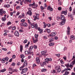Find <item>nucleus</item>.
Returning <instances> with one entry per match:
<instances>
[{"instance_id":"obj_9","label":"nucleus","mask_w":75,"mask_h":75,"mask_svg":"<svg viewBox=\"0 0 75 75\" xmlns=\"http://www.w3.org/2000/svg\"><path fill=\"white\" fill-rule=\"evenodd\" d=\"M21 25H22V26H23L25 27H27L28 26L27 23L26 22H23V23H21Z\"/></svg>"},{"instance_id":"obj_30","label":"nucleus","mask_w":75,"mask_h":75,"mask_svg":"<svg viewBox=\"0 0 75 75\" xmlns=\"http://www.w3.org/2000/svg\"><path fill=\"white\" fill-rule=\"evenodd\" d=\"M6 20V18L4 17H3L2 18V21H5Z\"/></svg>"},{"instance_id":"obj_25","label":"nucleus","mask_w":75,"mask_h":75,"mask_svg":"<svg viewBox=\"0 0 75 75\" xmlns=\"http://www.w3.org/2000/svg\"><path fill=\"white\" fill-rule=\"evenodd\" d=\"M1 62L3 63H5V58H3L2 60H1Z\"/></svg>"},{"instance_id":"obj_37","label":"nucleus","mask_w":75,"mask_h":75,"mask_svg":"<svg viewBox=\"0 0 75 75\" xmlns=\"http://www.w3.org/2000/svg\"><path fill=\"white\" fill-rule=\"evenodd\" d=\"M6 71V69H2V70H1V72H4L5 71Z\"/></svg>"},{"instance_id":"obj_38","label":"nucleus","mask_w":75,"mask_h":75,"mask_svg":"<svg viewBox=\"0 0 75 75\" xmlns=\"http://www.w3.org/2000/svg\"><path fill=\"white\" fill-rule=\"evenodd\" d=\"M8 57H6L5 58V61H8Z\"/></svg>"},{"instance_id":"obj_40","label":"nucleus","mask_w":75,"mask_h":75,"mask_svg":"<svg viewBox=\"0 0 75 75\" xmlns=\"http://www.w3.org/2000/svg\"><path fill=\"white\" fill-rule=\"evenodd\" d=\"M72 13L74 15H75V9H73V12H72Z\"/></svg>"},{"instance_id":"obj_48","label":"nucleus","mask_w":75,"mask_h":75,"mask_svg":"<svg viewBox=\"0 0 75 75\" xmlns=\"http://www.w3.org/2000/svg\"><path fill=\"white\" fill-rule=\"evenodd\" d=\"M38 35H35V37L36 39H37L38 38Z\"/></svg>"},{"instance_id":"obj_41","label":"nucleus","mask_w":75,"mask_h":75,"mask_svg":"<svg viewBox=\"0 0 75 75\" xmlns=\"http://www.w3.org/2000/svg\"><path fill=\"white\" fill-rule=\"evenodd\" d=\"M54 43H51L49 44L50 46H53L54 45Z\"/></svg>"},{"instance_id":"obj_52","label":"nucleus","mask_w":75,"mask_h":75,"mask_svg":"<svg viewBox=\"0 0 75 75\" xmlns=\"http://www.w3.org/2000/svg\"><path fill=\"white\" fill-rule=\"evenodd\" d=\"M2 12H3V9H0V13H1L0 15H1V14H2Z\"/></svg>"},{"instance_id":"obj_34","label":"nucleus","mask_w":75,"mask_h":75,"mask_svg":"<svg viewBox=\"0 0 75 75\" xmlns=\"http://www.w3.org/2000/svg\"><path fill=\"white\" fill-rule=\"evenodd\" d=\"M21 58L23 59V58H24L25 57V56L23 54H21Z\"/></svg>"},{"instance_id":"obj_4","label":"nucleus","mask_w":75,"mask_h":75,"mask_svg":"<svg viewBox=\"0 0 75 75\" xmlns=\"http://www.w3.org/2000/svg\"><path fill=\"white\" fill-rule=\"evenodd\" d=\"M52 61V59L50 58L49 59V58H46L45 59V62L46 63H48L49 62V61L51 62Z\"/></svg>"},{"instance_id":"obj_12","label":"nucleus","mask_w":75,"mask_h":75,"mask_svg":"<svg viewBox=\"0 0 75 75\" xmlns=\"http://www.w3.org/2000/svg\"><path fill=\"white\" fill-rule=\"evenodd\" d=\"M33 46H30V47L29 48V52H30V53H29V54H31V53L30 52L31 51H32V49H33Z\"/></svg>"},{"instance_id":"obj_43","label":"nucleus","mask_w":75,"mask_h":75,"mask_svg":"<svg viewBox=\"0 0 75 75\" xmlns=\"http://www.w3.org/2000/svg\"><path fill=\"white\" fill-rule=\"evenodd\" d=\"M46 69H42V72H43L44 71H46Z\"/></svg>"},{"instance_id":"obj_10","label":"nucleus","mask_w":75,"mask_h":75,"mask_svg":"<svg viewBox=\"0 0 75 75\" xmlns=\"http://www.w3.org/2000/svg\"><path fill=\"white\" fill-rule=\"evenodd\" d=\"M14 35L16 36H19V33L18 32L17 30H15L14 32Z\"/></svg>"},{"instance_id":"obj_49","label":"nucleus","mask_w":75,"mask_h":75,"mask_svg":"<svg viewBox=\"0 0 75 75\" xmlns=\"http://www.w3.org/2000/svg\"><path fill=\"white\" fill-rule=\"evenodd\" d=\"M38 41V40L37 39H35V40H34V43H36V42H37Z\"/></svg>"},{"instance_id":"obj_21","label":"nucleus","mask_w":75,"mask_h":75,"mask_svg":"<svg viewBox=\"0 0 75 75\" xmlns=\"http://www.w3.org/2000/svg\"><path fill=\"white\" fill-rule=\"evenodd\" d=\"M65 17L64 15H61V19L62 21L64 19Z\"/></svg>"},{"instance_id":"obj_26","label":"nucleus","mask_w":75,"mask_h":75,"mask_svg":"<svg viewBox=\"0 0 75 75\" xmlns=\"http://www.w3.org/2000/svg\"><path fill=\"white\" fill-rule=\"evenodd\" d=\"M10 6V5H4V7L6 8H9Z\"/></svg>"},{"instance_id":"obj_50","label":"nucleus","mask_w":75,"mask_h":75,"mask_svg":"<svg viewBox=\"0 0 75 75\" xmlns=\"http://www.w3.org/2000/svg\"><path fill=\"white\" fill-rule=\"evenodd\" d=\"M69 11H71L72 8H71V6H70V8H69Z\"/></svg>"},{"instance_id":"obj_59","label":"nucleus","mask_w":75,"mask_h":75,"mask_svg":"<svg viewBox=\"0 0 75 75\" xmlns=\"http://www.w3.org/2000/svg\"><path fill=\"white\" fill-rule=\"evenodd\" d=\"M25 19H22L21 21V22H25Z\"/></svg>"},{"instance_id":"obj_63","label":"nucleus","mask_w":75,"mask_h":75,"mask_svg":"<svg viewBox=\"0 0 75 75\" xmlns=\"http://www.w3.org/2000/svg\"><path fill=\"white\" fill-rule=\"evenodd\" d=\"M34 48H35V49H37V46H36V45H34Z\"/></svg>"},{"instance_id":"obj_1","label":"nucleus","mask_w":75,"mask_h":75,"mask_svg":"<svg viewBox=\"0 0 75 75\" xmlns=\"http://www.w3.org/2000/svg\"><path fill=\"white\" fill-rule=\"evenodd\" d=\"M67 70L65 72V74H63V75H68V74H69V71H67V70H71V69L68 68H67L66 69H64L63 70H62V73H63V72H64V71H65Z\"/></svg>"},{"instance_id":"obj_16","label":"nucleus","mask_w":75,"mask_h":75,"mask_svg":"<svg viewBox=\"0 0 75 75\" xmlns=\"http://www.w3.org/2000/svg\"><path fill=\"white\" fill-rule=\"evenodd\" d=\"M72 59H73L74 61L72 62V64H74L75 63V56H73L72 58Z\"/></svg>"},{"instance_id":"obj_31","label":"nucleus","mask_w":75,"mask_h":75,"mask_svg":"<svg viewBox=\"0 0 75 75\" xmlns=\"http://www.w3.org/2000/svg\"><path fill=\"white\" fill-rule=\"evenodd\" d=\"M35 2H34L32 4V8H35Z\"/></svg>"},{"instance_id":"obj_6","label":"nucleus","mask_w":75,"mask_h":75,"mask_svg":"<svg viewBox=\"0 0 75 75\" xmlns=\"http://www.w3.org/2000/svg\"><path fill=\"white\" fill-rule=\"evenodd\" d=\"M63 21H62L60 23V25H64L66 21V19H65V18L63 20Z\"/></svg>"},{"instance_id":"obj_17","label":"nucleus","mask_w":75,"mask_h":75,"mask_svg":"<svg viewBox=\"0 0 75 75\" xmlns=\"http://www.w3.org/2000/svg\"><path fill=\"white\" fill-rule=\"evenodd\" d=\"M47 52L46 50H45L44 51H42L41 53L42 55H45Z\"/></svg>"},{"instance_id":"obj_45","label":"nucleus","mask_w":75,"mask_h":75,"mask_svg":"<svg viewBox=\"0 0 75 75\" xmlns=\"http://www.w3.org/2000/svg\"><path fill=\"white\" fill-rule=\"evenodd\" d=\"M52 73H55L56 72V71L55 70H53L52 71H51Z\"/></svg>"},{"instance_id":"obj_64","label":"nucleus","mask_w":75,"mask_h":75,"mask_svg":"<svg viewBox=\"0 0 75 75\" xmlns=\"http://www.w3.org/2000/svg\"><path fill=\"white\" fill-rule=\"evenodd\" d=\"M20 64H21L20 63V62H18L17 63V65H20Z\"/></svg>"},{"instance_id":"obj_3","label":"nucleus","mask_w":75,"mask_h":75,"mask_svg":"<svg viewBox=\"0 0 75 75\" xmlns=\"http://www.w3.org/2000/svg\"><path fill=\"white\" fill-rule=\"evenodd\" d=\"M56 70H57V72H60L61 71V68L59 66H57L55 68Z\"/></svg>"},{"instance_id":"obj_5","label":"nucleus","mask_w":75,"mask_h":75,"mask_svg":"<svg viewBox=\"0 0 75 75\" xmlns=\"http://www.w3.org/2000/svg\"><path fill=\"white\" fill-rule=\"evenodd\" d=\"M39 16V14H37L36 15V16H33V18H34V20L36 21V19H39V18L38 17Z\"/></svg>"},{"instance_id":"obj_62","label":"nucleus","mask_w":75,"mask_h":75,"mask_svg":"<svg viewBox=\"0 0 75 75\" xmlns=\"http://www.w3.org/2000/svg\"><path fill=\"white\" fill-rule=\"evenodd\" d=\"M43 65L44 64V65H46V62H45H45H43Z\"/></svg>"},{"instance_id":"obj_23","label":"nucleus","mask_w":75,"mask_h":75,"mask_svg":"<svg viewBox=\"0 0 75 75\" xmlns=\"http://www.w3.org/2000/svg\"><path fill=\"white\" fill-rule=\"evenodd\" d=\"M8 70L9 71H11L13 72V69L11 67H9Z\"/></svg>"},{"instance_id":"obj_61","label":"nucleus","mask_w":75,"mask_h":75,"mask_svg":"<svg viewBox=\"0 0 75 75\" xmlns=\"http://www.w3.org/2000/svg\"><path fill=\"white\" fill-rule=\"evenodd\" d=\"M25 47L26 48H28V44H27L25 45Z\"/></svg>"},{"instance_id":"obj_58","label":"nucleus","mask_w":75,"mask_h":75,"mask_svg":"<svg viewBox=\"0 0 75 75\" xmlns=\"http://www.w3.org/2000/svg\"><path fill=\"white\" fill-rule=\"evenodd\" d=\"M61 9L62 8H61V7H59V8H58V10L59 11H61Z\"/></svg>"},{"instance_id":"obj_19","label":"nucleus","mask_w":75,"mask_h":75,"mask_svg":"<svg viewBox=\"0 0 75 75\" xmlns=\"http://www.w3.org/2000/svg\"><path fill=\"white\" fill-rule=\"evenodd\" d=\"M23 47L22 45H20V51L21 52V53L22 52V51L23 50Z\"/></svg>"},{"instance_id":"obj_7","label":"nucleus","mask_w":75,"mask_h":75,"mask_svg":"<svg viewBox=\"0 0 75 75\" xmlns=\"http://www.w3.org/2000/svg\"><path fill=\"white\" fill-rule=\"evenodd\" d=\"M31 26L32 28H35V29H37L38 28V26H37V24H35V25H33V23L32 24L31 23Z\"/></svg>"},{"instance_id":"obj_11","label":"nucleus","mask_w":75,"mask_h":75,"mask_svg":"<svg viewBox=\"0 0 75 75\" xmlns=\"http://www.w3.org/2000/svg\"><path fill=\"white\" fill-rule=\"evenodd\" d=\"M36 62H37L38 63H40V58L39 57H37L36 58Z\"/></svg>"},{"instance_id":"obj_42","label":"nucleus","mask_w":75,"mask_h":75,"mask_svg":"<svg viewBox=\"0 0 75 75\" xmlns=\"http://www.w3.org/2000/svg\"><path fill=\"white\" fill-rule=\"evenodd\" d=\"M28 23L30 24V25H31V22L30 21L29 19H28Z\"/></svg>"},{"instance_id":"obj_24","label":"nucleus","mask_w":75,"mask_h":75,"mask_svg":"<svg viewBox=\"0 0 75 75\" xmlns=\"http://www.w3.org/2000/svg\"><path fill=\"white\" fill-rule=\"evenodd\" d=\"M24 1H24V0H23L22 1H21V2H20V4L21 5H23V4L24 3Z\"/></svg>"},{"instance_id":"obj_53","label":"nucleus","mask_w":75,"mask_h":75,"mask_svg":"<svg viewBox=\"0 0 75 75\" xmlns=\"http://www.w3.org/2000/svg\"><path fill=\"white\" fill-rule=\"evenodd\" d=\"M2 49L3 50H4L5 51H6L7 50L5 48H2Z\"/></svg>"},{"instance_id":"obj_36","label":"nucleus","mask_w":75,"mask_h":75,"mask_svg":"<svg viewBox=\"0 0 75 75\" xmlns=\"http://www.w3.org/2000/svg\"><path fill=\"white\" fill-rule=\"evenodd\" d=\"M63 58L64 60H67V56H63Z\"/></svg>"},{"instance_id":"obj_28","label":"nucleus","mask_w":75,"mask_h":75,"mask_svg":"<svg viewBox=\"0 0 75 75\" xmlns=\"http://www.w3.org/2000/svg\"><path fill=\"white\" fill-rule=\"evenodd\" d=\"M25 53L26 54H28L30 53V52H28V51H26L25 52Z\"/></svg>"},{"instance_id":"obj_20","label":"nucleus","mask_w":75,"mask_h":75,"mask_svg":"<svg viewBox=\"0 0 75 75\" xmlns=\"http://www.w3.org/2000/svg\"><path fill=\"white\" fill-rule=\"evenodd\" d=\"M72 15L73 14H71L70 13H68V16L69 17H70V18H72Z\"/></svg>"},{"instance_id":"obj_46","label":"nucleus","mask_w":75,"mask_h":75,"mask_svg":"<svg viewBox=\"0 0 75 75\" xmlns=\"http://www.w3.org/2000/svg\"><path fill=\"white\" fill-rule=\"evenodd\" d=\"M18 71V70H17V69H14L13 70V72H14V71H15L16 72H17Z\"/></svg>"},{"instance_id":"obj_60","label":"nucleus","mask_w":75,"mask_h":75,"mask_svg":"<svg viewBox=\"0 0 75 75\" xmlns=\"http://www.w3.org/2000/svg\"><path fill=\"white\" fill-rule=\"evenodd\" d=\"M54 39H55L56 40H57L58 39V38L57 36H54Z\"/></svg>"},{"instance_id":"obj_51","label":"nucleus","mask_w":75,"mask_h":75,"mask_svg":"<svg viewBox=\"0 0 75 75\" xmlns=\"http://www.w3.org/2000/svg\"><path fill=\"white\" fill-rule=\"evenodd\" d=\"M16 27H15V26H14L12 28V30H15V29H16Z\"/></svg>"},{"instance_id":"obj_57","label":"nucleus","mask_w":75,"mask_h":75,"mask_svg":"<svg viewBox=\"0 0 75 75\" xmlns=\"http://www.w3.org/2000/svg\"><path fill=\"white\" fill-rule=\"evenodd\" d=\"M44 39H47V36H44Z\"/></svg>"},{"instance_id":"obj_29","label":"nucleus","mask_w":75,"mask_h":75,"mask_svg":"<svg viewBox=\"0 0 75 75\" xmlns=\"http://www.w3.org/2000/svg\"><path fill=\"white\" fill-rule=\"evenodd\" d=\"M61 13L62 14L64 13L65 15H66L67 14V12L66 11H62Z\"/></svg>"},{"instance_id":"obj_44","label":"nucleus","mask_w":75,"mask_h":75,"mask_svg":"<svg viewBox=\"0 0 75 75\" xmlns=\"http://www.w3.org/2000/svg\"><path fill=\"white\" fill-rule=\"evenodd\" d=\"M33 68H34V67H36L37 66L36 64H35V63H34L33 64Z\"/></svg>"},{"instance_id":"obj_33","label":"nucleus","mask_w":75,"mask_h":75,"mask_svg":"<svg viewBox=\"0 0 75 75\" xmlns=\"http://www.w3.org/2000/svg\"><path fill=\"white\" fill-rule=\"evenodd\" d=\"M31 0H25V1H24L25 3V2H29V3H31Z\"/></svg>"},{"instance_id":"obj_8","label":"nucleus","mask_w":75,"mask_h":75,"mask_svg":"<svg viewBox=\"0 0 75 75\" xmlns=\"http://www.w3.org/2000/svg\"><path fill=\"white\" fill-rule=\"evenodd\" d=\"M67 35H69L70 33V27H69L68 26V27L67 28Z\"/></svg>"},{"instance_id":"obj_13","label":"nucleus","mask_w":75,"mask_h":75,"mask_svg":"<svg viewBox=\"0 0 75 75\" xmlns=\"http://www.w3.org/2000/svg\"><path fill=\"white\" fill-rule=\"evenodd\" d=\"M21 70L23 73H25L27 71V70H28V69L27 68H25V69H22Z\"/></svg>"},{"instance_id":"obj_47","label":"nucleus","mask_w":75,"mask_h":75,"mask_svg":"<svg viewBox=\"0 0 75 75\" xmlns=\"http://www.w3.org/2000/svg\"><path fill=\"white\" fill-rule=\"evenodd\" d=\"M51 8V6H48V7L47 8V10H50V8Z\"/></svg>"},{"instance_id":"obj_35","label":"nucleus","mask_w":75,"mask_h":75,"mask_svg":"<svg viewBox=\"0 0 75 75\" xmlns=\"http://www.w3.org/2000/svg\"><path fill=\"white\" fill-rule=\"evenodd\" d=\"M43 23L44 24V28H45L47 25V24L46 23H45V22H43Z\"/></svg>"},{"instance_id":"obj_56","label":"nucleus","mask_w":75,"mask_h":75,"mask_svg":"<svg viewBox=\"0 0 75 75\" xmlns=\"http://www.w3.org/2000/svg\"><path fill=\"white\" fill-rule=\"evenodd\" d=\"M60 62L62 64H63L64 63V62L62 60H60Z\"/></svg>"},{"instance_id":"obj_39","label":"nucleus","mask_w":75,"mask_h":75,"mask_svg":"<svg viewBox=\"0 0 75 75\" xmlns=\"http://www.w3.org/2000/svg\"><path fill=\"white\" fill-rule=\"evenodd\" d=\"M28 40H27V39H25V40H24V41H23V42L24 43H27V42H28Z\"/></svg>"},{"instance_id":"obj_18","label":"nucleus","mask_w":75,"mask_h":75,"mask_svg":"<svg viewBox=\"0 0 75 75\" xmlns=\"http://www.w3.org/2000/svg\"><path fill=\"white\" fill-rule=\"evenodd\" d=\"M38 30L39 31V32L40 33H42V32H43L42 29H40V28H38Z\"/></svg>"},{"instance_id":"obj_32","label":"nucleus","mask_w":75,"mask_h":75,"mask_svg":"<svg viewBox=\"0 0 75 75\" xmlns=\"http://www.w3.org/2000/svg\"><path fill=\"white\" fill-rule=\"evenodd\" d=\"M54 40V39L52 38H50L49 39V41L50 42H52Z\"/></svg>"},{"instance_id":"obj_27","label":"nucleus","mask_w":75,"mask_h":75,"mask_svg":"<svg viewBox=\"0 0 75 75\" xmlns=\"http://www.w3.org/2000/svg\"><path fill=\"white\" fill-rule=\"evenodd\" d=\"M46 30H47V33H50L51 31L50 29H46Z\"/></svg>"},{"instance_id":"obj_55","label":"nucleus","mask_w":75,"mask_h":75,"mask_svg":"<svg viewBox=\"0 0 75 75\" xmlns=\"http://www.w3.org/2000/svg\"><path fill=\"white\" fill-rule=\"evenodd\" d=\"M11 22H9L7 23V25H11Z\"/></svg>"},{"instance_id":"obj_15","label":"nucleus","mask_w":75,"mask_h":75,"mask_svg":"<svg viewBox=\"0 0 75 75\" xmlns=\"http://www.w3.org/2000/svg\"><path fill=\"white\" fill-rule=\"evenodd\" d=\"M70 39L71 40H74L75 39V37L73 35H71V36L70 37Z\"/></svg>"},{"instance_id":"obj_54","label":"nucleus","mask_w":75,"mask_h":75,"mask_svg":"<svg viewBox=\"0 0 75 75\" xmlns=\"http://www.w3.org/2000/svg\"><path fill=\"white\" fill-rule=\"evenodd\" d=\"M20 13L19 12H18L16 14V16H18L20 14Z\"/></svg>"},{"instance_id":"obj_2","label":"nucleus","mask_w":75,"mask_h":75,"mask_svg":"<svg viewBox=\"0 0 75 75\" xmlns=\"http://www.w3.org/2000/svg\"><path fill=\"white\" fill-rule=\"evenodd\" d=\"M28 63L27 62L26 60H25L24 63L23 65L20 67V70H21L22 69H23L25 66H26L27 65Z\"/></svg>"},{"instance_id":"obj_22","label":"nucleus","mask_w":75,"mask_h":75,"mask_svg":"<svg viewBox=\"0 0 75 75\" xmlns=\"http://www.w3.org/2000/svg\"><path fill=\"white\" fill-rule=\"evenodd\" d=\"M27 13H28V14H29V15H30V16L32 14V12H31V11H30V10H29V11H28Z\"/></svg>"},{"instance_id":"obj_14","label":"nucleus","mask_w":75,"mask_h":75,"mask_svg":"<svg viewBox=\"0 0 75 75\" xmlns=\"http://www.w3.org/2000/svg\"><path fill=\"white\" fill-rule=\"evenodd\" d=\"M57 33L56 32H52L51 33V35H50V36H54L56 35Z\"/></svg>"}]
</instances>
